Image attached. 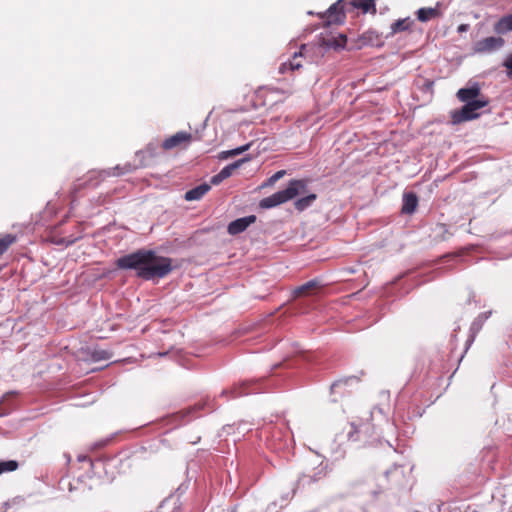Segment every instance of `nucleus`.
<instances>
[{"instance_id":"obj_1","label":"nucleus","mask_w":512,"mask_h":512,"mask_svg":"<svg viewBox=\"0 0 512 512\" xmlns=\"http://www.w3.org/2000/svg\"><path fill=\"white\" fill-rule=\"evenodd\" d=\"M115 264L121 270H135L136 276L146 281L162 279L173 270L171 258L144 248L119 257Z\"/></svg>"},{"instance_id":"obj_2","label":"nucleus","mask_w":512,"mask_h":512,"mask_svg":"<svg viewBox=\"0 0 512 512\" xmlns=\"http://www.w3.org/2000/svg\"><path fill=\"white\" fill-rule=\"evenodd\" d=\"M307 189L305 180L293 179L289 181L286 189L277 191L276 193L260 200L259 207L262 209H271L280 204L286 203L294 199L297 195L304 193Z\"/></svg>"},{"instance_id":"obj_3","label":"nucleus","mask_w":512,"mask_h":512,"mask_svg":"<svg viewBox=\"0 0 512 512\" xmlns=\"http://www.w3.org/2000/svg\"><path fill=\"white\" fill-rule=\"evenodd\" d=\"M375 426L369 421V417L358 423L352 422L347 433L348 440L359 442L363 445L372 444L377 439Z\"/></svg>"},{"instance_id":"obj_4","label":"nucleus","mask_w":512,"mask_h":512,"mask_svg":"<svg viewBox=\"0 0 512 512\" xmlns=\"http://www.w3.org/2000/svg\"><path fill=\"white\" fill-rule=\"evenodd\" d=\"M487 99H478L476 101H468L461 109L451 112L452 122L458 124L465 121L476 119L480 116L477 111L488 105Z\"/></svg>"},{"instance_id":"obj_5","label":"nucleus","mask_w":512,"mask_h":512,"mask_svg":"<svg viewBox=\"0 0 512 512\" xmlns=\"http://www.w3.org/2000/svg\"><path fill=\"white\" fill-rule=\"evenodd\" d=\"M134 170V166L131 164H126L122 166H115L112 169L101 170V171H90L88 173L87 179L84 183L85 186L88 187H96L100 181H102L105 177L109 176H120Z\"/></svg>"},{"instance_id":"obj_6","label":"nucleus","mask_w":512,"mask_h":512,"mask_svg":"<svg viewBox=\"0 0 512 512\" xmlns=\"http://www.w3.org/2000/svg\"><path fill=\"white\" fill-rule=\"evenodd\" d=\"M347 9L346 0H338L328 8L322 17L327 25L342 24L345 21Z\"/></svg>"},{"instance_id":"obj_7","label":"nucleus","mask_w":512,"mask_h":512,"mask_svg":"<svg viewBox=\"0 0 512 512\" xmlns=\"http://www.w3.org/2000/svg\"><path fill=\"white\" fill-rule=\"evenodd\" d=\"M505 44V40L498 36H490L478 40L473 45V51L476 54H489L501 49Z\"/></svg>"},{"instance_id":"obj_8","label":"nucleus","mask_w":512,"mask_h":512,"mask_svg":"<svg viewBox=\"0 0 512 512\" xmlns=\"http://www.w3.org/2000/svg\"><path fill=\"white\" fill-rule=\"evenodd\" d=\"M308 51L309 45L302 44L300 46V50L298 52H294L291 59H289L287 62H283L279 66V73L284 74L287 71H294L302 68L303 65L300 58H306L308 56Z\"/></svg>"},{"instance_id":"obj_9","label":"nucleus","mask_w":512,"mask_h":512,"mask_svg":"<svg viewBox=\"0 0 512 512\" xmlns=\"http://www.w3.org/2000/svg\"><path fill=\"white\" fill-rule=\"evenodd\" d=\"M259 389L256 387V382L243 381L239 385H235L230 390H223L221 395L229 394L230 398H238L251 393H257Z\"/></svg>"},{"instance_id":"obj_10","label":"nucleus","mask_w":512,"mask_h":512,"mask_svg":"<svg viewBox=\"0 0 512 512\" xmlns=\"http://www.w3.org/2000/svg\"><path fill=\"white\" fill-rule=\"evenodd\" d=\"M249 160L250 157H244L225 166L224 168L221 169L219 173L211 177V184L219 185L222 181L230 177L235 169L239 168L244 162H247Z\"/></svg>"},{"instance_id":"obj_11","label":"nucleus","mask_w":512,"mask_h":512,"mask_svg":"<svg viewBox=\"0 0 512 512\" xmlns=\"http://www.w3.org/2000/svg\"><path fill=\"white\" fill-rule=\"evenodd\" d=\"M256 221L255 215L238 218L228 224L227 232L230 235H237L244 232L251 224Z\"/></svg>"},{"instance_id":"obj_12","label":"nucleus","mask_w":512,"mask_h":512,"mask_svg":"<svg viewBox=\"0 0 512 512\" xmlns=\"http://www.w3.org/2000/svg\"><path fill=\"white\" fill-rule=\"evenodd\" d=\"M492 315V311H486L483 313H480L471 323L470 329H469V337L467 339V348L474 342L476 335L479 333V331L482 329L484 323L489 319V317Z\"/></svg>"},{"instance_id":"obj_13","label":"nucleus","mask_w":512,"mask_h":512,"mask_svg":"<svg viewBox=\"0 0 512 512\" xmlns=\"http://www.w3.org/2000/svg\"><path fill=\"white\" fill-rule=\"evenodd\" d=\"M191 140H192L191 133H188L185 131H180V132H177L176 134L170 136L169 138L165 139L164 142L162 143V147L165 150H170V149L178 147L182 144H188V143H190Z\"/></svg>"},{"instance_id":"obj_14","label":"nucleus","mask_w":512,"mask_h":512,"mask_svg":"<svg viewBox=\"0 0 512 512\" xmlns=\"http://www.w3.org/2000/svg\"><path fill=\"white\" fill-rule=\"evenodd\" d=\"M384 478L388 482L389 486H400L403 484L405 474L402 466L394 465L392 468L388 469Z\"/></svg>"},{"instance_id":"obj_15","label":"nucleus","mask_w":512,"mask_h":512,"mask_svg":"<svg viewBox=\"0 0 512 512\" xmlns=\"http://www.w3.org/2000/svg\"><path fill=\"white\" fill-rule=\"evenodd\" d=\"M418 206V197L414 192H406L403 194V203L401 212L403 214H413Z\"/></svg>"},{"instance_id":"obj_16","label":"nucleus","mask_w":512,"mask_h":512,"mask_svg":"<svg viewBox=\"0 0 512 512\" xmlns=\"http://www.w3.org/2000/svg\"><path fill=\"white\" fill-rule=\"evenodd\" d=\"M493 30L498 35H505L512 31V13L501 17L497 22H495Z\"/></svg>"},{"instance_id":"obj_17","label":"nucleus","mask_w":512,"mask_h":512,"mask_svg":"<svg viewBox=\"0 0 512 512\" xmlns=\"http://www.w3.org/2000/svg\"><path fill=\"white\" fill-rule=\"evenodd\" d=\"M375 0H346V6H348V12L353 11L354 9H361L363 12H368L370 9L373 11L375 8Z\"/></svg>"},{"instance_id":"obj_18","label":"nucleus","mask_w":512,"mask_h":512,"mask_svg":"<svg viewBox=\"0 0 512 512\" xmlns=\"http://www.w3.org/2000/svg\"><path fill=\"white\" fill-rule=\"evenodd\" d=\"M211 186L207 183L200 184L185 193L186 201H195L201 199L209 190Z\"/></svg>"},{"instance_id":"obj_19","label":"nucleus","mask_w":512,"mask_h":512,"mask_svg":"<svg viewBox=\"0 0 512 512\" xmlns=\"http://www.w3.org/2000/svg\"><path fill=\"white\" fill-rule=\"evenodd\" d=\"M480 94V88L473 86L470 88H461L457 92V97L460 101L468 103V101H476Z\"/></svg>"},{"instance_id":"obj_20","label":"nucleus","mask_w":512,"mask_h":512,"mask_svg":"<svg viewBox=\"0 0 512 512\" xmlns=\"http://www.w3.org/2000/svg\"><path fill=\"white\" fill-rule=\"evenodd\" d=\"M439 3H437V6L432 8H420L416 12L417 19L421 22H427L431 19L438 18L441 16V12L438 10Z\"/></svg>"},{"instance_id":"obj_21","label":"nucleus","mask_w":512,"mask_h":512,"mask_svg":"<svg viewBox=\"0 0 512 512\" xmlns=\"http://www.w3.org/2000/svg\"><path fill=\"white\" fill-rule=\"evenodd\" d=\"M350 381H357V379L356 377H348L333 382L330 387L331 393L340 396H343L344 394L348 393L349 391L346 390V386Z\"/></svg>"},{"instance_id":"obj_22","label":"nucleus","mask_w":512,"mask_h":512,"mask_svg":"<svg viewBox=\"0 0 512 512\" xmlns=\"http://www.w3.org/2000/svg\"><path fill=\"white\" fill-rule=\"evenodd\" d=\"M319 286H320V284H319L318 280L312 279V280L304 283L303 285H300L297 288H295L293 291V295L295 298L300 297V296L309 295V292L312 289L318 288Z\"/></svg>"},{"instance_id":"obj_23","label":"nucleus","mask_w":512,"mask_h":512,"mask_svg":"<svg viewBox=\"0 0 512 512\" xmlns=\"http://www.w3.org/2000/svg\"><path fill=\"white\" fill-rule=\"evenodd\" d=\"M316 199L317 195L315 193H311L305 197L297 199L294 202V207L297 211L302 212L312 206Z\"/></svg>"},{"instance_id":"obj_24","label":"nucleus","mask_w":512,"mask_h":512,"mask_svg":"<svg viewBox=\"0 0 512 512\" xmlns=\"http://www.w3.org/2000/svg\"><path fill=\"white\" fill-rule=\"evenodd\" d=\"M111 357H112V353L110 351L104 350V349L95 348V349L91 350V352H90V358L94 362L109 360V359H111Z\"/></svg>"},{"instance_id":"obj_25","label":"nucleus","mask_w":512,"mask_h":512,"mask_svg":"<svg viewBox=\"0 0 512 512\" xmlns=\"http://www.w3.org/2000/svg\"><path fill=\"white\" fill-rule=\"evenodd\" d=\"M412 23L413 22L410 21L409 18L399 19V20L395 21L394 23H392L391 30L393 33L403 32V31L408 30Z\"/></svg>"},{"instance_id":"obj_26","label":"nucleus","mask_w":512,"mask_h":512,"mask_svg":"<svg viewBox=\"0 0 512 512\" xmlns=\"http://www.w3.org/2000/svg\"><path fill=\"white\" fill-rule=\"evenodd\" d=\"M16 237L11 234L0 236V256L15 242Z\"/></svg>"},{"instance_id":"obj_27","label":"nucleus","mask_w":512,"mask_h":512,"mask_svg":"<svg viewBox=\"0 0 512 512\" xmlns=\"http://www.w3.org/2000/svg\"><path fill=\"white\" fill-rule=\"evenodd\" d=\"M19 464L16 460H0V475L17 470Z\"/></svg>"},{"instance_id":"obj_28","label":"nucleus","mask_w":512,"mask_h":512,"mask_svg":"<svg viewBox=\"0 0 512 512\" xmlns=\"http://www.w3.org/2000/svg\"><path fill=\"white\" fill-rule=\"evenodd\" d=\"M325 476V473L323 469H320L318 472L314 473L313 475H303L299 481L304 485L308 484L310 482H315L320 479H322Z\"/></svg>"},{"instance_id":"obj_29","label":"nucleus","mask_w":512,"mask_h":512,"mask_svg":"<svg viewBox=\"0 0 512 512\" xmlns=\"http://www.w3.org/2000/svg\"><path fill=\"white\" fill-rule=\"evenodd\" d=\"M164 500H170L172 504L167 509H163L162 512H182V504L178 498L168 497Z\"/></svg>"},{"instance_id":"obj_30","label":"nucleus","mask_w":512,"mask_h":512,"mask_svg":"<svg viewBox=\"0 0 512 512\" xmlns=\"http://www.w3.org/2000/svg\"><path fill=\"white\" fill-rule=\"evenodd\" d=\"M286 174L285 170H280L274 173L271 177L267 179V181L263 184V186H269L276 183L278 180H280L284 175Z\"/></svg>"},{"instance_id":"obj_31","label":"nucleus","mask_w":512,"mask_h":512,"mask_svg":"<svg viewBox=\"0 0 512 512\" xmlns=\"http://www.w3.org/2000/svg\"><path fill=\"white\" fill-rule=\"evenodd\" d=\"M341 42H338L337 40L329 41L327 43L328 47H333L335 49L343 48L346 43V36L340 35Z\"/></svg>"},{"instance_id":"obj_32","label":"nucleus","mask_w":512,"mask_h":512,"mask_svg":"<svg viewBox=\"0 0 512 512\" xmlns=\"http://www.w3.org/2000/svg\"><path fill=\"white\" fill-rule=\"evenodd\" d=\"M503 66L507 68V76L512 79V53L503 62Z\"/></svg>"},{"instance_id":"obj_33","label":"nucleus","mask_w":512,"mask_h":512,"mask_svg":"<svg viewBox=\"0 0 512 512\" xmlns=\"http://www.w3.org/2000/svg\"><path fill=\"white\" fill-rule=\"evenodd\" d=\"M251 146V143H248V144H245L243 146H240V147H237L235 149H231L232 150V155L233 156H236V155H240L242 154L243 152L247 151Z\"/></svg>"},{"instance_id":"obj_34","label":"nucleus","mask_w":512,"mask_h":512,"mask_svg":"<svg viewBox=\"0 0 512 512\" xmlns=\"http://www.w3.org/2000/svg\"><path fill=\"white\" fill-rule=\"evenodd\" d=\"M434 82L426 79L422 85V90L425 92H432Z\"/></svg>"},{"instance_id":"obj_35","label":"nucleus","mask_w":512,"mask_h":512,"mask_svg":"<svg viewBox=\"0 0 512 512\" xmlns=\"http://www.w3.org/2000/svg\"><path fill=\"white\" fill-rule=\"evenodd\" d=\"M230 153H232V150L222 151V152H220V154H219V158H220V159H227V158H229V157H233V155H232V154H230Z\"/></svg>"},{"instance_id":"obj_36","label":"nucleus","mask_w":512,"mask_h":512,"mask_svg":"<svg viewBox=\"0 0 512 512\" xmlns=\"http://www.w3.org/2000/svg\"><path fill=\"white\" fill-rule=\"evenodd\" d=\"M468 29H469V25L468 24H461L458 27V32H466Z\"/></svg>"},{"instance_id":"obj_37","label":"nucleus","mask_w":512,"mask_h":512,"mask_svg":"<svg viewBox=\"0 0 512 512\" xmlns=\"http://www.w3.org/2000/svg\"><path fill=\"white\" fill-rule=\"evenodd\" d=\"M75 242V240H65V239H62L59 243L62 244V243H65L66 246H69L71 244H73Z\"/></svg>"},{"instance_id":"obj_38","label":"nucleus","mask_w":512,"mask_h":512,"mask_svg":"<svg viewBox=\"0 0 512 512\" xmlns=\"http://www.w3.org/2000/svg\"><path fill=\"white\" fill-rule=\"evenodd\" d=\"M87 459H88V457H87V456H79V457H78V461H80V462L85 461V460H87Z\"/></svg>"},{"instance_id":"obj_39","label":"nucleus","mask_w":512,"mask_h":512,"mask_svg":"<svg viewBox=\"0 0 512 512\" xmlns=\"http://www.w3.org/2000/svg\"><path fill=\"white\" fill-rule=\"evenodd\" d=\"M195 408L189 409L185 412V414H190Z\"/></svg>"},{"instance_id":"obj_40","label":"nucleus","mask_w":512,"mask_h":512,"mask_svg":"<svg viewBox=\"0 0 512 512\" xmlns=\"http://www.w3.org/2000/svg\"><path fill=\"white\" fill-rule=\"evenodd\" d=\"M387 488H388V486H382V487H381V491H384V490H385V489H387Z\"/></svg>"}]
</instances>
